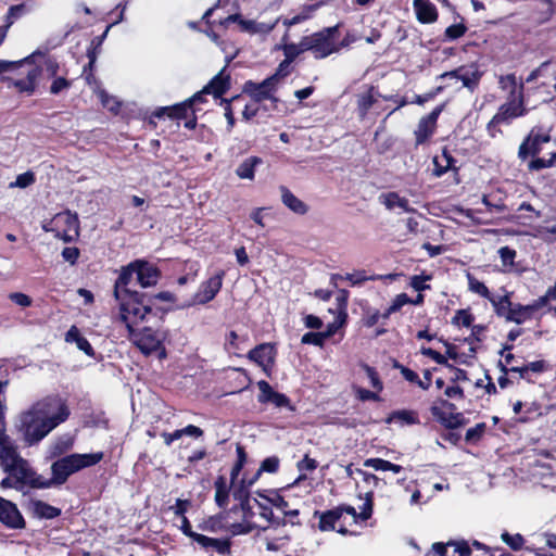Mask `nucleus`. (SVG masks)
<instances>
[{"label": "nucleus", "mask_w": 556, "mask_h": 556, "mask_svg": "<svg viewBox=\"0 0 556 556\" xmlns=\"http://www.w3.org/2000/svg\"><path fill=\"white\" fill-rule=\"evenodd\" d=\"M280 459L277 456H270L265 458L260 466L255 477L249 481V485H252L262 472L275 473L279 468Z\"/></svg>", "instance_id": "72a5a7b5"}, {"label": "nucleus", "mask_w": 556, "mask_h": 556, "mask_svg": "<svg viewBox=\"0 0 556 556\" xmlns=\"http://www.w3.org/2000/svg\"><path fill=\"white\" fill-rule=\"evenodd\" d=\"M254 501L261 508V513H260L261 517H263L267 521L271 522L273 525H277V526L286 525L285 519L275 518L274 513L269 507L261 504L257 500H254Z\"/></svg>", "instance_id": "8fccbe9b"}, {"label": "nucleus", "mask_w": 556, "mask_h": 556, "mask_svg": "<svg viewBox=\"0 0 556 556\" xmlns=\"http://www.w3.org/2000/svg\"><path fill=\"white\" fill-rule=\"evenodd\" d=\"M291 73V62L283 60L277 67L276 72L269 76L275 79V83L278 85L280 79L288 76Z\"/></svg>", "instance_id": "5fc2aeb1"}, {"label": "nucleus", "mask_w": 556, "mask_h": 556, "mask_svg": "<svg viewBox=\"0 0 556 556\" xmlns=\"http://www.w3.org/2000/svg\"><path fill=\"white\" fill-rule=\"evenodd\" d=\"M194 541L205 551H216L220 555H226L230 552V543L228 540L214 539L200 534L194 535Z\"/></svg>", "instance_id": "aec40b11"}, {"label": "nucleus", "mask_w": 556, "mask_h": 556, "mask_svg": "<svg viewBox=\"0 0 556 556\" xmlns=\"http://www.w3.org/2000/svg\"><path fill=\"white\" fill-rule=\"evenodd\" d=\"M63 258L74 265L79 256V250L74 247L64 248L62 251Z\"/></svg>", "instance_id": "774afa93"}, {"label": "nucleus", "mask_w": 556, "mask_h": 556, "mask_svg": "<svg viewBox=\"0 0 556 556\" xmlns=\"http://www.w3.org/2000/svg\"><path fill=\"white\" fill-rule=\"evenodd\" d=\"M137 276L136 260L121 268L118 278L114 283V298L117 302L118 313L127 321H134V316H139L141 312H147L144 300L146 294L131 291L128 286L134 276Z\"/></svg>", "instance_id": "7ed1b4c3"}, {"label": "nucleus", "mask_w": 556, "mask_h": 556, "mask_svg": "<svg viewBox=\"0 0 556 556\" xmlns=\"http://www.w3.org/2000/svg\"><path fill=\"white\" fill-rule=\"evenodd\" d=\"M329 337H331V331L307 332L302 337L301 342L303 344H313L316 346H323L324 342Z\"/></svg>", "instance_id": "ea45409f"}, {"label": "nucleus", "mask_w": 556, "mask_h": 556, "mask_svg": "<svg viewBox=\"0 0 556 556\" xmlns=\"http://www.w3.org/2000/svg\"><path fill=\"white\" fill-rule=\"evenodd\" d=\"M489 301L492 303L495 313L498 316L504 317L506 320H508V316H510L514 306L508 295L500 298L492 296Z\"/></svg>", "instance_id": "7c9ffc66"}, {"label": "nucleus", "mask_w": 556, "mask_h": 556, "mask_svg": "<svg viewBox=\"0 0 556 556\" xmlns=\"http://www.w3.org/2000/svg\"><path fill=\"white\" fill-rule=\"evenodd\" d=\"M430 276L415 275L410 278L409 285L414 290L421 292L430 289V286L425 283L427 280H430Z\"/></svg>", "instance_id": "4d7b16f0"}, {"label": "nucleus", "mask_w": 556, "mask_h": 556, "mask_svg": "<svg viewBox=\"0 0 556 556\" xmlns=\"http://www.w3.org/2000/svg\"><path fill=\"white\" fill-rule=\"evenodd\" d=\"M261 163L262 159L257 156H250L242 161V163L237 167L236 174L241 179H253L255 166H257Z\"/></svg>", "instance_id": "c85d7f7f"}, {"label": "nucleus", "mask_w": 556, "mask_h": 556, "mask_svg": "<svg viewBox=\"0 0 556 556\" xmlns=\"http://www.w3.org/2000/svg\"><path fill=\"white\" fill-rule=\"evenodd\" d=\"M531 316L532 314L527 305L515 304L513 306L510 316H508L507 321H513L516 323L517 325H521L526 320L530 319Z\"/></svg>", "instance_id": "f704fd0d"}, {"label": "nucleus", "mask_w": 556, "mask_h": 556, "mask_svg": "<svg viewBox=\"0 0 556 556\" xmlns=\"http://www.w3.org/2000/svg\"><path fill=\"white\" fill-rule=\"evenodd\" d=\"M257 387L260 390L257 401L260 403H273L276 407L290 406V400L285 394L274 391L267 381H258Z\"/></svg>", "instance_id": "2eb2a0df"}, {"label": "nucleus", "mask_w": 556, "mask_h": 556, "mask_svg": "<svg viewBox=\"0 0 556 556\" xmlns=\"http://www.w3.org/2000/svg\"><path fill=\"white\" fill-rule=\"evenodd\" d=\"M278 22V17L271 22H256L253 20H244L241 21V29L249 34L267 35L275 28Z\"/></svg>", "instance_id": "5701e85b"}, {"label": "nucleus", "mask_w": 556, "mask_h": 556, "mask_svg": "<svg viewBox=\"0 0 556 556\" xmlns=\"http://www.w3.org/2000/svg\"><path fill=\"white\" fill-rule=\"evenodd\" d=\"M315 516L319 518L318 528L321 531L334 530V523L342 517V509H331L324 513L315 511Z\"/></svg>", "instance_id": "cd10ccee"}, {"label": "nucleus", "mask_w": 556, "mask_h": 556, "mask_svg": "<svg viewBox=\"0 0 556 556\" xmlns=\"http://www.w3.org/2000/svg\"><path fill=\"white\" fill-rule=\"evenodd\" d=\"M282 203L293 213L304 215L308 211V206L295 197L287 187L279 188Z\"/></svg>", "instance_id": "412c9836"}, {"label": "nucleus", "mask_w": 556, "mask_h": 556, "mask_svg": "<svg viewBox=\"0 0 556 556\" xmlns=\"http://www.w3.org/2000/svg\"><path fill=\"white\" fill-rule=\"evenodd\" d=\"M99 98L101 100V103L104 108L112 112H116L119 109V102L116 100V98L108 94L104 90L99 91Z\"/></svg>", "instance_id": "864d4df0"}, {"label": "nucleus", "mask_w": 556, "mask_h": 556, "mask_svg": "<svg viewBox=\"0 0 556 556\" xmlns=\"http://www.w3.org/2000/svg\"><path fill=\"white\" fill-rule=\"evenodd\" d=\"M522 89L523 84L519 85L517 98H510V101L501 105L498 112L492 117L488 124V129L491 131L496 125L507 123L509 119L523 115L522 108Z\"/></svg>", "instance_id": "6e6552de"}, {"label": "nucleus", "mask_w": 556, "mask_h": 556, "mask_svg": "<svg viewBox=\"0 0 556 556\" xmlns=\"http://www.w3.org/2000/svg\"><path fill=\"white\" fill-rule=\"evenodd\" d=\"M9 299L22 307H28L31 305V299L27 294L21 292L11 293Z\"/></svg>", "instance_id": "e2e57ef3"}, {"label": "nucleus", "mask_w": 556, "mask_h": 556, "mask_svg": "<svg viewBox=\"0 0 556 556\" xmlns=\"http://www.w3.org/2000/svg\"><path fill=\"white\" fill-rule=\"evenodd\" d=\"M339 25L326 27L320 31L304 36L302 48L311 51L315 59H325L332 53L340 51L337 42Z\"/></svg>", "instance_id": "423d86ee"}, {"label": "nucleus", "mask_w": 556, "mask_h": 556, "mask_svg": "<svg viewBox=\"0 0 556 556\" xmlns=\"http://www.w3.org/2000/svg\"><path fill=\"white\" fill-rule=\"evenodd\" d=\"M74 438L70 434L58 437L49 446V455L51 458L61 456L73 447Z\"/></svg>", "instance_id": "a878e982"}, {"label": "nucleus", "mask_w": 556, "mask_h": 556, "mask_svg": "<svg viewBox=\"0 0 556 556\" xmlns=\"http://www.w3.org/2000/svg\"><path fill=\"white\" fill-rule=\"evenodd\" d=\"M52 84L49 88V92L51 94H60L61 92L67 90L71 88L72 86V81L66 79L65 77L63 76H59V77H55V78H52Z\"/></svg>", "instance_id": "a18cd8bd"}, {"label": "nucleus", "mask_w": 556, "mask_h": 556, "mask_svg": "<svg viewBox=\"0 0 556 556\" xmlns=\"http://www.w3.org/2000/svg\"><path fill=\"white\" fill-rule=\"evenodd\" d=\"M318 463L316 459L311 458L308 455H305L303 459H301L296 464V468L299 471H313L317 468Z\"/></svg>", "instance_id": "052dcab7"}, {"label": "nucleus", "mask_w": 556, "mask_h": 556, "mask_svg": "<svg viewBox=\"0 0 556 556\" xmlns=\"http://www.w3.org/2000/svg\"><path fill=\"white\" fill-rule=\"evenodd\" d=\"M410 299L406 293H400L395 296L392 304L389 306V313H395L400 311L404 305L409 304Z\"/></svg>", "instance_id": "13d9d810"}, {"label": "nucleus", "mask_w": 556, "mask_h": 556, "mask_svg": "<svg viewBox=\"0 0 556 556\" xmlns=\"http://www.w3.org/2000/svg\"><path fill=\"white\" fill-rule=\"evenodd\" d=\"M33 514L41 519H53L60 516L61 510L42 501H33L30 503Z\"/></svg>", "instance_id": "bb28decb"}, {"label": "nucleus", "mask_w": 556, "mask_h": 556, "mask_svg": "<svg viewBox=\"0 0 556 556\" xmlns=\"http://www.w3.org/2000/svg\"><path fill=\"white\" fill-rule=\"evenodd\" d=\"M39 75L40 70L33 67L27 72L26 78L16 79L13 85L18 89V91L31 94L36 89V83Z\"/></svg>", "instance_id": "393cba45"}, {"label": "nucleus", "mask_w": 556, "mask_h": 556, "mask_svg": "<svg viewBox=\"0 0 556 556\" xmlns=\"http://www.w3.org/2000/svg\"><path fill=\"white\" fill-rule=\"evenodd\" d=\"M433 415L438 416L439 420L446 427V428H450V429H455V428H458L462 426V422H463V415L457 413V414H444V413H437V408H433Z\"/></svg>", "instance_id": "e433bc0d"}, {"label": "nucleus", "mask_w": 556, "mask_h": 556, "mask_svg": "<svg viewBox=\"0 0 556 556\" xmlns=\"http://www.w3.org/2000/svg\"><path fill=\"white\" fill-rule=\"evenodd\" d=\"M413 8L417 21L421 24H431L438 20L437 8L429 0H414Z\"/></svg>", "instance_id": "a211bd4d"}, {"label": "nucleus", "mask_w": 556, "mask_h": 556, "mask_svg": "<svg viewBox=\"0 0 556 556\" xmlns=\"http://www.w3.org/2000/svg\"><path fill=\"white\" fill-rule=\"evenodd\" d=\"M394 367L401 369V374L407 381L417 383L424 390L429 389V384L424 383V381L419 379L418 375L415 371H413L412 369L404 367L402 365H399L397 363L394 365Z\"/></svg>", "instance_id": "37998d69"}, {"label": "nucleus", "mask_w": 556, "mask_h": 556, "mask_svg": "<svg viewBox=\"0 0 556 556\" xmlns=\"http://www.w3.org/2000/svg\"><path fill=\"white\" fill-rule=\"evenodd\" d=\"M498 254H500L503 266H505V267L514 266V261H515V257L517 254L514 249H511L509 247H502L498 250Z\"/></svg>", "instance_id": "09e8293b"}, {"label": "nucleus", "mask_w": 556, "mask_h": 556, "mask_svg": "<svg viewBox=\"0 0 556 556\" xmlns=\"http://www.w3.org/2000/svg\"><path fill=\"white\" fill-rule=\"evenodd\" d=\"M283 54L286 56L285 60L289 61V62H293L298 55H300L301 53L305 52L306 49L302 48V39L300 40V42L296 45V43H286L283 46Z\"/></svg>", "instance_id": "79ce46f5"}, {"label": "nucleus", "mask_w": 556, "mask_h": 556, "mask_svg": "<svg viewBox=\"0 0 556 556\" xmlns=\"http://www.w3.org/2000/svg\"><path fill=\"white\" fill-rule=\"evenodd\" d=\"M348 300H349V292L346 290H340L339 294L337 296V303H338L339 318H341L342 323H344L348 317V313H346Z\"/></svg>", "instance_id": "de8ad7c7"}, {"label": "nucleus", "mask_w": 556, "mask_h": 556, "mask_svg": "<svg viewBox=\"0 0 556 556\" xmlns=\"http://www.w3.org/2000/svg\"><path fill=\"white\" fill-rule=\"evenodd\" d=\"M273 506L280 509L282 513L289 507L288 502L278 493H273L271 496H264Z\"/></svg>", "instance_id": "0e129e2a"}, {"label": "nucleus", "mask_w": 556, "mask_h": 556, "mask_svg": "<svg viewBox=\"0 0 556 556\" xmlns=\"http://www.w3.org/2000/svg\"><path fill=\"white\" fill-rule=\"evenodd\" d=\"M503 542H505L510 548L514 551H519L523 547L525 539L521 534H509L508 532H504L501 535Z\"/></svg>", "instance_id": "c03bdc74"}, {"label": "nucleus", "mask_w": 556, "mask_h": 556, "mask_svg": "<svg viewBox=\"0 0 556 556\" xmlns=\"http://www.w3.org/2000/svg\"><path fill=\"white\" fill-rule=\"evenodd\" d=\"M276 89L277 84L275 83V79L270 77H267L262 83L248 80L243 87V91L249 93L255 102L273 99V92H275Z\"/></svg>", "instance_id": "9d476101"}, {"label": "nucleus", "mask_w": 556, "mask_h": 556, "mask_svg": "<svg viewBox=\"0 0 556 556\" xmlns=\"http://www.w3.org/2000/svg\"><path fill=\"white\" fill-rule=\"evenodd\" d=\"M468 285H469L470 291H472L488 300H490L492 298L488 287L483 282H481L478 279H476L475 277H472L471 275H468Z\"/></svg>", "instance_id": "a19ab883"}, {"label": "nucleus", "mask_w": 556, "mask_h": 556, "mask_svg": "<svg viewBox=\"0 0 556 556\" xmlns=\"http://www.w3.org/2000/svg\"><path fill=\"white\" fill-rule=\"evenodd\" d=\"M3 471L12 476L21 491L26 486L31 489L49 488V483H46V479L38 475L24 458L17 459L11 467L4 468Z\"/></svg>", "instance_id": "0eeeda50"}, {"label": "nucleus", "mask_w": 556, "mask_h": 556, "mask_svg": "<svg viewBox=\"0 0 556 556\" xmlns=\"http://www.w3.org/2000/svg\"><path fill=\"white\" fill-rule=\"evenodd\" d=\"M225 276L224 270H218L214 276L203 281L193 296L194 304H206L219 292Z\"/></svg>", "instance_id": "1a4fd4ad"}, {"label": "nucleus", "mask_w": 556, "mask_h": 556, "mask_svg": "<svg viewBox=\"0 0 556 556\" xmlns=\"http://www.w3.org/2000/svg\"><path fill=\"white\" fill-rule=\"evenodd\" d=\"M374 103L375 99L372 94V88H370L367 92L358 96L357 110L362 118L366 116L367 112L369 111Z\"/></svg>", "instance_id": "58836bf2"}, {"label": "nucleus", "mask_w": 556, "mask_h": 556, "mask_svg": "<svg viewBox=\"0 0 556 556\" xmlns=\"http://www.w3.org/2000/svg\"><path fill=\"white\" fill-rule=\"evenodd\" d=\"M447 75H458V80L470 91H473L481 79V72L475 66H460L454 71L445 72L439 76L440 79L447 78Z\"/></svg>", "instance_id": "ddd939ff"}, {"label": "nucleus", "mask_w": 556, "mask_h": 556, "mask_svg": "<svg viewBox=\"0 0 556 556\" xmlns=\"http://www.w3.org/2000/svg\"><path fill=\"white\" fill-rule=\"evenodd\" d=\"M364 369L367 374V377L369 378V380L371 382L372 388H375L377 391H381L383 386H382L381 380L378 377L377 371L368 365H365Z\"/></svg>", "instance_id": "680f3d73"}, {"label": "nucleus", "mask_w": 556, "mask_h": 556, "mask_svg": "<svg viewBox=\"0 0 556 556\" xmlns=\"http://www.w3.org/2000/svg\"><path fill=\"white\" fill-rule=\"evenodd\" d=\"M249 484L245 485V481L242 480L240 484H232V496L236 501L240 502L239 508L241 510H245V507L248 506V503L250 502V495H249Z\"/></svg>", "instance_id": "2f4dec72"}, {"label": "nucleus", "mask_w": 556, "mask_h": 556, "mask_svg": "<svg viewBox=\"0 0 556 556\" xmlns=\"http://www.w3.org/2000/svg\"><path fill=\"white\" fill-rule=\"evenodd\" d=\"M254 529V526L249 522L232 523L230 527L232 534H247Z\"/></svg>", "instance_id": "338daca9"}, {"label": "nucleus", "mask_w": 556, "mask_h": 556, "mask_svg": "<svg viewBox=\"0 0 556 556\" xmlns=\"http://www.w3.org/2000/svg\"><path fill=\"white\" fill-rule=\"evenodd\" d=\"M420 352L422 355L432 358L437 364L453 368V366L447 363L446 357L443 356L442 354H440L439 352H437L430 348H421Z\"/></svg>", "instance_id": "6e6d98bb"}, {"label": "nucleus", "mask_w": 556, "mask_h": 556, "mask_svg": "<svg viewBox=\"0 0 556 556\" xmlns=\"http://www.w3.org/2000/svg\"><path fill=\"white\" fill-rule=\"evenodd\" d=\"M467 27L463 24H453L445 29V37L448 40H456L465 35Z\"/></svg>", "instance_id": "603ef678"}, {"label": "nucleus", "mask_w": 556, "mask_h": 556, "mask_svg": "<svg viewBox=\"0 0 556 556\" xmlns=\"http://www.w3.org/2000/svg\"><path fill=\"white\" fill-rule=\"evenodd\" d=\"M248 357L266 370L267 367L274 364L275 348L270 343H262L252 349L249 352Z\"/></svg>", "instance_id": "f3484780"}, {"label": "nucleus", "mask_w": 556, "mask_h": 556, "mask_svg": "<svg viewBox=\"0 0 556 556\" xmlns=\"http://www.w3.org/2000/svg\"><path fill=\"white\" fill-rule=\"evenodd\" d=\"M372 514V493L367 492L366 493V501L362 506V511L358 515V518L362 520H367L370 518Z\"/></svg>", "instance_id": "bf43d9fd"}, {"label": "nucleus", "mask_w": 556, "mask_h": 556, "mask_svg": "<svg viewBox=\"0 0 556 556\" xmlns=\"http://www.w3.org/2000/svg\"><path fill=\"white\" fill-rule=\"evenodd\" d=\"M444 105L437 106L428 115L420 118L415 130L416 144L425 143L434 132L437 121Z\"/></svg>", "instance_id": "9b49d317"}, {"label": "nucleus", "mask_w": 556, "mask_h": 556, "mask_svg": "<svg viewBox=\"0 0 556 556\" xmlns=\"http://www.w3.org/2000/svg\"><path fill=\"white\" fill-rule=\"evenodd\" d=\"M384 205L392 210L394 207H400L405 212H410L413 208L409 207V202L407 199L400 197L396 192H390L384 197Z\"/></svg>", "instance_id": "473e14b6"}, {"label": "nucleus", "mask_w": 556, "mask_h": 556, "mask_svg": "<svg viewBox=\"0 0 556 556\" xmlns=\"http://www.w3.org/2000/svg\"><path fill=\"white\" fill-rule=\"evenodd\" d=\"M215 502L218 507L225 508L228 505L229 488L225 477L219 476L215 483Z\"/></svg>", "instance_id": "c756f323"}, {"label": "nucleus", "mask_w": 556, "mask_h": 556, "mask_svg": "<svg viewBox=\"0 0 556 556\" xmlns=\"http://www.w3.org/2000/svg\"><path fill=\"white\" fill-rule=\"evenodd\" d=\"M54 223L56 225L64 224L66 226L61 237L64 241L72 240L73 236L70 235V232H74L75 236H78L79 222L76 214H72L71 212L59 213L54 217Z\"/></svg>", "instance_id": "6ab92c4d"}, {"label": "nucleus", "mask_w": 556, "mask_h": 556, "mask_svg": "<svg viewBox=\"0 0 556 556\" xmlns=\"http://www.w3.org/2000/svg\"><path fill=\"white\" fill-rule=\"evenodd\" d=\"M35 182V174L30 170L20 174L15 181L10 182L9 188H27Z\"/></svg>", "instance_id": "49530a36"}, {"label": "nucleus", "mask_w": 556, "mask_h": 556, "mask_svg": "<svg viewBox=\"0 0 556 556\" xmlns=\"http://www.w3.org/2000/svg\"><path fill=\"white\" fill-rule=\"evenodd\" d=\"M318 7L319 4L305 5L301 13L294 15L291 18L283 20V25L287 27H291L293 25L300 24L308 20Z\"/></svg>", "instance_id": "4c0bfd02"}, {"label": "nucleus", "mask_w": 556, "mask_h": 556, "mask_svg": "<svg viewBox=\"0 0 556 556\" xmlns=\"http://www.w3.org/2000/svg\"><path fill=\"white\" fill-rule=\"evenodd\" d=\"M389 460L382 458H368L365 460L364 466L372 468L375 470L386 471L388 467Z\"/></svg>", "instance_id": "69168bd1"}, {"label": "nucleus", "mask_w": 556, "mask_h": 556, "mask_svg": "<svg viewBox=\"0 0 556 556\" xmlns=\"http://www.w3.org/2000/svg\"><path fill=\"white\" fill-rule=\"evenodd\" d=\"M472 321L473 316L466 309L457 311L452 320L454 325H462L464 327H471Z\"/></svg>", "instance_id": "3c124183"}, {"label": "nucleus", "mask_w": 556, "mask_h": 556, "mask_svg": "<svg viewBox=\"0 0 556 556\" xmlns=\"http://www.w3.org/2000/svg\"><path fill=\"white\" fill-rule=\"evenodd\" d=\"M103 458V453H90V454H71L59 458L51 465L52 477L46 479V483H49V488L53 485H61L66 482L68 477L84 468L91 467L98 464Z\"/></svg>", "instance_id": "20e7f679"}, {"label": "nucleus", "mask_w": 556, "mask_h": 556, "mask_svg": "<svg viewBox=\"0 0 556 556\" xmlns=\"http://www.w3.org/2000/svg\"><path fill=\"white\" fill-rule=\"evenodd\" d=\"M519 155L526 159L528 155L536 156L530 168L540 170L556 164V141L548 135H530L520 146Z\"/></svg>", "instance_id": "39448f33"}, {"label": "nucleus", "mask_w": 556, "mask_h": 556, "mask_svg": "<svg viewBox=\"0 0 556 556\" xmlns=\"http://www.w3.org/2000/svg\"><path fill=\"white\" fill-rule=\"evenodd\" d=\"M0 521L11 529H23L25 520L16 505L0 496Z\"/></svg>", "instance_id": "f8f14e48"}, {"label": "nucleus", "mask_w": 556, "mask_h": 556, "mask_svg": "<svg viewBox=\"0 0 556 556\" xmlns=\"http://www.w3.org/2000/svg\"><path fill=\"white\" fill-rule=\"evenodd\" d=\"M190 110L193 111L190 102L187 100L173 106L159 108L153 115L159 118L164 115H167L170 118H186Z\"/></svg>", "instance_id": "4be33fe9"}, {"label": "nucleus", "mask_w": 556, "mask_h": 556, "mask_svg": "<svg viewBox=\"0 0 556 556\" xmlns=\"http://www.w3.org/2000/svg\"><path fill=\"white\" fill-rule=\"evenodd\" d=\"M146 309L147 312H141L138 317L134 316L131 318L134 321L131 323L125 320L119 315H117V319L125 324L128 330L129 340L142 354L149 356L153 353H157L159 358H165L166 350L163 344L166 338L165 332L160 329H153L149 326H144L140 329L137 328L141 323H150L156 316L150 305H146Z\"/></svg>", "instance_id": "f03ea898"}, {"label": "nucleus", "mask_w": 556, "mask_h": 556, "mask_svg": "<svg viewBox=\"0 0 556 556\" xmlns=\"http://www.w3.org/2000/svg\"><path fill=\"white\" fill-rule=\"evenodd\" d=\"M137 281L142 288H150L157 283L160 270L156 266L144 260H136Z\"/></svg>", "instance_id": "4468645a"}, {"label": "nucleus", "mask_w": 556, "mask_h": 556, "mask_svg": "<svg viewBox=\"0 0 556 556\" xmlns=\"http://www.w3.org/2000/svg\"><path fill=\"white\" fill-rule=\"evenodd\" d=\"M500 88L509 92V98H517L519 87L517 86V78L515 74L501 76L498 79Z\"/></svg>", "instance_id": "c9c22d12"}, {"label": "nucleus", "mask_w": 556, "mask_h": 556, "mask_svg": "<svg viewBox=\"0 0 556 556\" xmlns=\"http://www.w3.org/2000/svg\"><path fill=\"white\" fill-rule=\"evenodd\" d=\"M70 415L67 401L59 394H49L18 414L15 430L25 445L34 446L65 422Z\"/></svg>", "instance_id": "f257e3e1"}, {"label": "nucleus", "mask_w": 556, "mask_h": 556, "mask_svg": "<svg viewBox=\"0 0 556 556\" xmlns=\"http://www.w3.org/2000/svg\"><path fill=\"white\" fill-rule=\"evenodd\" d=\"M23 458L18 452L17 447L11 440V438L5 432L0 433V465L2 469L7 467H11L12 464L17 462V459Z\"/></svg>", "instance_id": "dca6fc26"}, {"label": "nucleus", "mask_w": 556, "mask_h": 556, "mask_svg": "<svg viewBox=\"0 0 556 556\" xmlns=\"http://www.w3.org/2000/svg\"><path fill=\"white\" fill-rule=\"evenodd\" d=\"M224 71L215 75L212 80L204 87V92L212 93L215 98L222 97L230 86L229 77L224 76Z\"/></svg>", "instance_id": "b1692460"}]
</instances>
